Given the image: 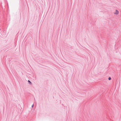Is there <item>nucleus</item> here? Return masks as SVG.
<instances>
[{
  "label": "nucleus",
  "instance_id": "nucleus-1",
  "mask_svg": "<svg viewBox=\"0 0 121 121\" xmlns=\"http://www.w3.org/2000/svg\"><path fill=\"white\" fill-rule=\"evenodd\" d=\"M119 13V12L117 10H115V12L114 13V14H118Z\"/></svg>",
  "mask_w": 121,
  "mask_h": 121
},
{
  "label": "nucleus",
  "instance_id": "nucleus-4",
  "mask_svg": "<svg viewBox=\"0 0 121 121\" xmlns=\"http://www.w3.org/2000/svg\"><path fill=\"white\" fill-rule=\"evenodd\" d=\"M33 106H34V104H33V105L32 106V108L33 107Z\"/></svg>",
  "mask_w": 121,
  "mask_h": 121
},
{
  "label": "nucleus",
  "instance_id": "nucleus-2",
  "mask_svg": "<svg viewBox=\"0 0 121 121\" xmlns=\"http://www.w3.org/2000/svg\"><path fill=\"white\" fill-rule=\"evenodd\" d=\"M28 82L30 84H31V82L29 80L28 81Z\"/></svg>",
  "mask_w": 121,
  "mask_h": 121
},
{
  "label": "nucleus",
  "instance_id": "nucleus-3",
  "mask_svg": "<svg viewBox=\"0 0 121 121\" xmlns=\"http://www.w3.org/2000/svg\"><path fill=\"white\" fill-rule=\"evenodd\" d=\"M108 79L109 80H110L111 79V78L110 77H109L108 78Z\"/></svg>",
  "mask_w": 121,
  "mask_h": 121
}]
</instances>
